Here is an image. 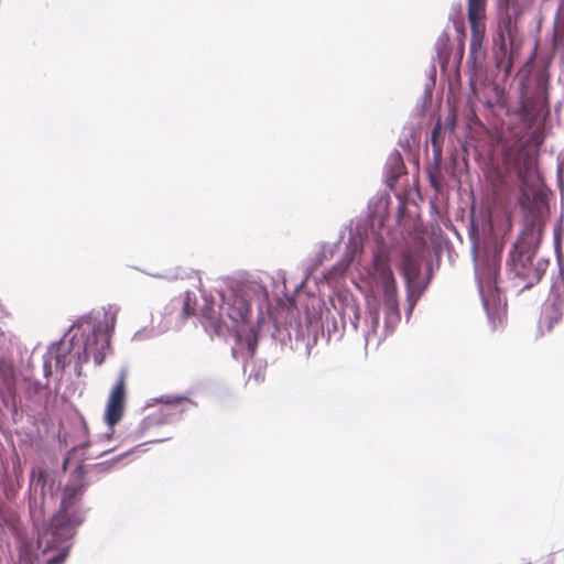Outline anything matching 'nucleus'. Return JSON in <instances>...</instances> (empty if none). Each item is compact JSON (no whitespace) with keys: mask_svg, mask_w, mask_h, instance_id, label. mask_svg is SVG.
Listing matches in <instances>:
<instances>
[{"mask_svg":"<svg viewBox=\"0 0 564 564\" xmlns=\"http://www.w3.org/2000/svg\"><path fill=\"white\" fill-rule=\"evenodd\" d=\"M454 25H455V30L459 33L458 55H459V58H462L463 54H464V39L466 36L464 21L462 19L458 21H455Z\"/></svg>","mask_w":564,"mask_h":564,"instance_id":"obj_17","label":"nucleus"},{"mask_svg":"<svg viewBox=\"0 0 564 564\" xmlns=\"http://www.w3.org/2000/svg\"><path fill=\"white\" fill-rule=\"evenodd\" d=\"M495 46H498V50L496 51V63L497 66L500 67L503 64V59L507 56V43H506V36L505 32H499V39L495 40Z\"/></svg>","mask_w":564,"mask_h":564,"instance_id":"obj_14","label":"nucleus"},{"mask_svg":"<svg viewBox=\"0 0 564 564\" xmlns=\"http://www.w3.org/2000/svg\"><path fill=\"white\" fill-rule=\"evenodd\" d=\"M127 381L128 370L122 368L118 375L116 383L110 390L105 410V422L111 429L119 423L124 413Z\"/></svg>","mask_w":564,"mask_h":564,"instance_id":"obj_6","label":"nucleus"},{"mask_svg":"<svg viewBox=\"0 0 564 564\" xmlns=\"http://www.w3.org/2000/svg\"><path fill=\"white\" fill-rule=\"evenodd\" d=\"M500 269L498 256L488 258L478 270V286L485 308L490 312L496 310L500 303V291L497 285V276Z\"/></svg>","mask_w":564,"mask_h":564,"instance_id":"obj_4","label":"nucleus"},{"mask_svg":"<svg viewBox=\"0 0 564 564\" xmlns=\"http://www.w3.org/2000/svg\"><path fill=\"white\" fill-rule=\"evenodd\" d=\"M503 23H505V32H506L507 36L509 37L510 42L512 43L513 42V34H512V21H511V18L508 17Z\"/></svg>","mask_w":564,"mask_h":564,"instance_id":"obj_19","label":"nucleus"},{"mask_svg":"<svg viewBox=\"0 0 564 564\" xmlns=\"http://www.w3.org/2000/svg\"><path fill=\"white\" fill-rule=\"evenodd\" d=\"M467 19H468V23H469L470 32H471L470 45H469V62L473 65V69L476 70L477 65L485 57V51L482 50V43L485 40L487 17L467 15Z\"/></svg>","mask_w":564,"mask_h":564,"instance_id":"obj_8","label":"nucleus"},{"mask_svg":"<svg viewBox=\"0 0 564 564\" xmlns=\"http://www.w3.org/2000/svg\"><path fill=\"white\" fill-rule=\"evenodd\" d=\"M564 316V272L561 279L555 281L550 294V303L545 305L540 316V328L544 332H552L554 326Z\"/></svg>","mask_w":564,"mask_h":564,"instance_id":"obj_7","label":"nucleus"},{"mask_svg":"<svg viewBox=\"0 0 564 564\" xmlns=\"http://www.w3.org/2000/svg\"><path fill=\"white\" fill-rule=\"evenodd\" d=\"M220 303L206 304L202 308L204 325L218 336L232 334L237 340H240L239 328L250 316V304L243 296L236 293L220 294Z\"/></svg>","mask_w":564,"mask_h":564,"instance_id":"obj_3","label":"nucleus"},{"mask_svg":"<svg viewBox=\"0 0 564 564\" xmlns=\"http://www.w3.org/2000/svg\"><path fill=\"white\" fill-rule=\"evenodd\" d=\"M247 346H248L249 354L251 356H253L254 350H256V346H257V338L256 337H248Z\"/></svg>","mask_w":564,"mask_h":564,"instance_id":"obj_20","label":"nucleus"},{"mask_svg":"<svg viewBox=\"0 0 564 564\" xmlns=\"http://www.w3.org/2000/svg\"><path fill=\"white\" fill-rule=\"evenodd\" d=\"M532 170H533V159L529 153H525L522 159V162L519 164V166L517 169L518 177L520 178V181L523 184H527L528 176L531 174Z\"/></svg>","mask_w":564,"mask_h":564,"instance_id":"obj_13","label":"nucleus"},{"mask_svg":"<svg viewBox=\"0 0 564 564\" xmlns=\"http://www.w3.org/2000/svg\"><path fill=\"white\" fill-rule=\"evenodd\" d=\"M511 68V61L509 59L508 61V65H507V69H510Z\"/></svg>","mask_w":564,"mask_h":564,"instance_id":"obj_22","label":"nucleus"},{"mask_svg":"<svg viewBox=\"0 0 564 564\" xmlns=\"http://www.w3.org/2000/svg\"><path fill=\"white\" fill-rule=\"evenodd\" d=\"M467 15H486V0H467Z\"/></svg>","mask_w":564,"mask_h":564,"instance_id":"obj_15","label":"nucleus"},{"mask_svg":"<svg viewBox=\"0 0 564 564\" xmlns=\"http://www.w3.org/2000/svg\"><path fill=\"white\" fill-rule=\"evenodd\" d=\"M99 336H102L104 337V344L101 346V349H98V350H91V345L89 343V340L87 341L86 344V348H85V351H86V355H93V358H94V361L96 365H101L104 362V359H105V352H104V349L105 347H109L110 346V339H109V336H107L101 329L100 327H97L95 330H94V334H93V337L95 340H97V338Z\"/></svg>","mask_w":564,"mask_h":564,"instance_id":"obj_11","label":"nucleus"},{"mask_svg":"<svg viewBox=\"0 0 564 564\" xmlns=\"http://www.w3.org/2000/svg\"><path fill=\"white\" fill-rule=\"evenodd\" d=\"M160 424H162V420L160 417L149 416L142 421L141 429L144 431V430L151 429L154 425H160Z\"/></svg>","mask_w":564,"mask_h":564,"instance_id":"obj_18","label":"nucleus"},{"mask_svg":"<svg viewBox=\"0 0 564 564\" xmlns=\"http://www.w3.org/2000/svg\"><path fill=\"white\" fill-rule=\"evenodd\" d=\"M401 273L409 286L420 273V262L410 252L402 256Z\"/></svg>","mask_w":564,"mask_h":564,"instance_id":"obj_10","label":"nucleus"},{"mask_svg":"<svg viewBox=\"0 0 564 564\" xmlns=\"http://www.w3.org/2000/svg\"><path fill=\"white\" fill-rule=\"evenodd\" d=\"M83 522L84 516L78 496H63L59 510L37 536V547L43 553L58 551L57 555L50 558L46 564H59L68 556V542Z\"/></svg>","mask_w":564,"mask_h":564,"instance_id":"obj_1","label":"nucleus"},{"mask_svg":"<svg viewBox=\"0 0 564 564\" xmlns=\"http://www.w3.org/2000/svg\"><path fill=\"white\" fill-rule=\"evenodd\" d=\"M522 109L525 113H530L531 111H542L543 109L549 110V93L546 79L540 78L538 80V87L533 100L523 101Z\"/></svg>","mask_w":564,"mask_h":564,"instance_id":"obj_9","label":"nucleus"},{"mask_svg":"<svg viewBox=\"0 0 564 564\" xmlns=\"http://www.w3.org/2000/svg\"><path fill=\"white\" fill-rule=\"evenodd\" d=\"M541 210L528 207L523 217V230L510 252L509 264L517 278L524 282L523 288H530L542 278V271L532 265V259L540 246L543 235Z\"/></svg>","mask_w":564,"mask_h":564,"instance_id":"obj_2","label":"nucleus"},{"mask_svg":"<svg viewBox=\"0 0 564 564\" xmlns=\"http://www.w3.org/2000/svg\"><path fill=\"white\" fill-rule=\"evenodd\" d=\"M373 322H375V324L378 323V313H377V311L373 312Z\"/></svg>","mask_w":564,"mask_h":564,"instance_id":"obj_21","label":"nucleus"},{"mask_svg":"<svg viewBox=\"0 0 564 564\" xmlns=\"http://www.w3.org/2000/svg\"><path fill=\"white\" fill-rule=\"evenodd\" d=\"M442 126L441 122L437 121L434 126L431 134V145L433 151L434 161L436 164H440L442 161L443 155V149H442V142L440 141Z\"/></svg>","mask_w":564,"mask_h":564,"instance_id":"obj_12","label":"nucleus"},{"mask_svg":"<svg viewBox=\"0 0 564 564\" xmlns=\"http://www.w3.org/2000/svg\"><path fill=\"white\" fill-rule=\"evenodd\" d=\"M196 312V299L192 296L191 292H186L183 301V317L188 318L195 315Z\"/></svg>","mask_w":564,"mask_h":564,"instance_id":"obj_16","label":"nucleus"},{"mask_svg":"<svg viewBox=\"0 0 564 564\" xmlns=\"http://www.w3.org/2000/svg\"><path fill=\"white\" fill-rule=\"evenodd\" d=\"M521 206H522V207H525V203H524V200H521Z\"/></svg>","mask_w":564,"mask_h":564,"instance_id":"obj_23","label":"nucleus"},{"mask_svg":"<svg viewBox=\"0 0 564 564\" xmlns=\"http://www.w3.org/2000/svg\"><path fill=\"white\" fill-rule=\"evenodd\" d=\"M373 279L382 289L383 303L389 313L399 317L397 282L387 258L380 256L373 258Z\"/></svg>","mask_w":564,"mask_h":564,"instance_id":"obj_5","label":"nucleus"}]
</instances>
